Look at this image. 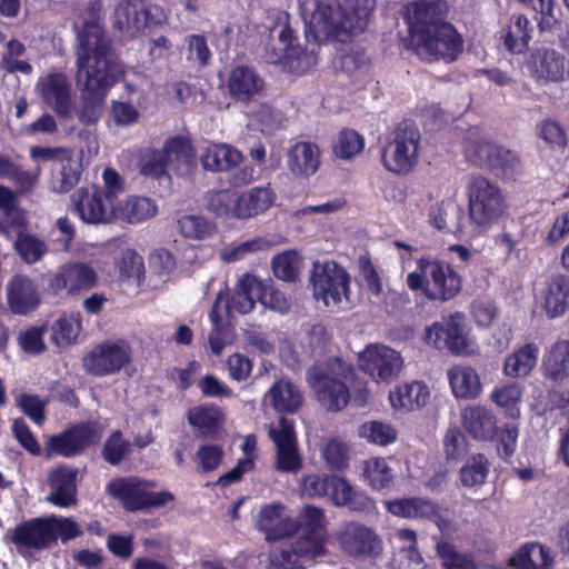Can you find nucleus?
<instances>
[{
    "label": "nucleus",
    "mask_w": 569,
    "mask_h": 569,
    "mask_svg": "<svg viewBox=\"0 0 569 569\" xmlns=\"http://www.w3.org/2000/svg\"><path fill=\"white\" fill-rule=\"evenodd\" d=\"M157 212L154 200L144 196H129L112 206V221L138 224L153 218Z\"/></svg>",
    "instance_id": "obj_30"
},
{
    "label": "nucleus",
    "mask_w": 569,
    "mask_h": 569,
    "mask_svg": "<svg viewBox=\"0 0 569 569\" xmlns=\"http://www.w3.org/2000/svg\"><path fill=\"white\" fill-rule=\"evenodd\" d=\"M76 80L78 87L83 91L82 104L77 114L84 124L96 123L102 114V104L108 90L123 74V67L120 61H111L106 68V73L92 72L88 81L80 77V66H76Z\"/></svg>",
    "instance_id": "obj_8"
},
{
    "label": "nucleus",
    "mask_w": 569,
    "mask_h": 569,
    "mask_svg": "<svg viewBox=\"0 0 569 569\" xmlns=\"http://www.w3.org/2000/svg\"><path fill=\"white\" fill-rule=\"evenodd\" d=\"M437 552L442 559V563L447 569H477L472 559L467 556L459 553L455 546L449 542H439L437 545ZM481 569H498L493 565H487Z\"/></svg>",
    "instance_id": "obj_59"
},
{
    "label": "nucleus",
    "mask_w": 569,
    "mask_h": 569,
    "mask_svg": "<svg viewBox=\"0 0 569 569\" xmlns=\"http://www.w3.org/2000/svg\"><path fill=\"white\" fill-rule=\"evenodd\" d=\"M81 329V316L66 313L52 325L51 339L60 348L68 347L77 341Z\"/></svg>",
    "instance_id": "obj_48"
},
{
    "label": "nucleus",
    "mask_w": 569,
    "mask_h": 569,
    "mask_svg": "<svg viewBox=\"0 0 569 569\" xmlns=\"http://www.w3.org/2000/svg\"><path fill=\"white\" fill-rule=\"evenodd\" d=\"M104 17L102 0H89L80 14L76 29V66H80V77L88 79L92 72L106 73L111 61H119L111 49L101 20Z\"/></svg>",
    "instance_id": "obj_3"
},
{
    "label": "nucleus",
    "mask_w": 569,
    "mask_h": 569,
    "mask_svg": "<svg viewBox=\"0 0 569 569\" xmlns=\"http://www.w3.org/2000/svg\"><path fill=\"white\" fill-rule=\"evenodd\" d=\"M538 138L552 148L565 149L568 143L567 131L560 121L546 118L536 126Z\"/></svg>",
    "instance_id": "obj_55"
},
{
    "label": "nucleus",
    "mask_w": 569,
    "mask_h": 569,
    "mask_svg": "<svg viewBox=\"0 0 569 569\" xmlns=\"http://www.w3.org/2000/svg\"><path fill=\"white\" fill-rule=\"evenodd\" d=\"M461 316H452L446 326L447 349L459 356H468L473 351V343L465 333Z\"/></svg>",
    "instance_id": "obj_53"
},
{
    "label": "nucleus",
    "mask_w": 569,
    "mask_h": 569,
    "mask_svg": "<svg viewBox=\"0 0 569 569\" xmlns=\"http://www.w3.org/2000/svg\"><path fill=\"white\" fill-rule=\"evenodd\" d=\"M97 283V273L87 263L71 262L61 266L49 281V288L54 293L66 291L76 295L93 288Z\"/></svg>",
    "instance_id": "obj_22"
},
{
    "label": "nucleus",
    "mask_w": 569,
    "mask_h": 569,
    "mask_svg": "<svg viewBox=\"0 0 569 569\" xmlns=\"http://www.w3.org/2000/svg\"><path fill=\"white\" fill-rule=\"evenodd\" d=\"M320 150L310 142H299L288 152L287 166L295 177L312 176L320 163Z\"/></svg>",
    "instance_id": "obj_37"
},
{
    "label": "nucleus",
    "mask_w": 569,
    "mask_h": 569,
    "mask_svg": "<svg viewBox=\"0 0 569 569\" xmlns=\"http://www.w3.org/2000/svg\"><path fill=\"white\" fill-rule=\"evenodd\" d=\"M14 246L21 258L28 263L39 261L48 252V246L43 240L27 233H20Z\"/></svg>",
    "instance_id": "obj_62"
},
{
    "label": "nucleus",
    "mask_w": 569,
    "mask_h": 569,
    "mask_svg": "<svg viewBox=\"0 0 569 569\" xmlns=\"http://www.w3.org/2000/svg\"><path fill=\"white\" fill-rule=\"evenodd\" d=\"M257 526L264 533L268 541H277L298 531V521L290 517L286 507L280 502L261 507Z\"/></svg>",
    "instance_id": "obj_24"
},
{
    "label": "nucleus",
    "mask_w": 569,
    "mask_h": 569,
    "mask_svg": "<svg viewBox=\"0 0 569 569\" xmlns=\"http://www.w3.org/2000/svg\"><path fill=\"white\" fill-rule=\"evenodd\" d=\"M386 507L393 516L407 519H431L441 530L447 529L438 515V507L429 499L412 497L393 499L386 502Z\"/></svg>",
    "instance_id": "obj_29"
},
{
    "label": "nucleus",
    "mask_w": 569,
    "mask_h": 569,
    "mask_svg": "<svg viewBox=\"0 0 569 569\" xmlns=\"http://www.w3.org/2000/svg\"><path fill=\"white\" fill-rule=\"evenodd\" d=\"M359 366L375 382L390 383L400 376L405 360L398 350L371 343L359 353Z\"/></svg>",
    "instance_id": "obj_13"
},
{
    "label": "nucleus",
    "mask_w": 569,
    "mask_h": 569,
    "mask_svg": "<svg viewBox=\"0 0 569 569\" xmlns=\"http://www.w3.org/2000/svg\"><path fill=\"white\" fill-rule=\"evenodd\" d=\"M352 372L349 363L332 357L310 367L307 371V382L327 410L340 411L350 399L346 381Z\"/></svg>",
    "instance_id": "obj_4"
},
{
    "label": "nucleus",
    "mask_w": 569,
    "mask_h": 569,
    "mask_svg": "<svg viewBox=\"0 0 569 569\" xmlns=\"http://www.w3.org/2000/svg\"><path fill=\"white\" fill-rule=\"evenodd\" d=\"M169 176H190L196 169V152L191 142L182 137L169 139L163 146Z\"/></svg>",
    "instance_id": "obj_31"
},
{
    "label": "nucleus",
    "mask_w": 569,
    "mask_h": 569,
    "mask_svg": "<svg viewBox=\"0 0 569 569\" xmlns=\"http://www.w3.org/2000/svg\"><path fill=\"white\" fill-rule=\"evenodd\" d=\"M335 538L341 550L352 557L377 556L382 550L378 535L361 523H343L335 532Z\"/></svg>",
    "instance_id": "obj_18"
},
{
    "label": "nucleus",
    "mask_w": 569,
    "mask_h": 569,
    "mask_svg": "<svg viewBox=\"0 0 569 569\" xmlns=\"http://www.w3.org/2000/svg\"><path fill=\"white\" fill-rule=\"evenodd\" d=\"M149 12L142 0H121L113 13V26L127 37H136L148 26Z\"/></svg>",
    "instance_id": "obj_27"
},
{
    "label": "nucleus",
    "mask_w": 569,
    "mask_h": 569,
    "mask_svg": "<svg viewBox=\"0 0 569 569\" xmlns=\"http://www.w3.org/2000/svg\"><path fill=\"white\" fill-rule=\"evenodd\" d=\"M180 233L191 240H207L217 230L216 223L200 214H183L178 219Z\"/></svg>",
    "instance_id": "obj_49"
},
{
    "label": "nucleus",
    "mask_w": 569,
    "mask_h": 569,
    "mask_svg": "<svg viewBox=\"0 0 569 569\" xmlns=\"http://www.w3.org/2000/svg\"><path fill=\"white\" fill-rule=\"evenodd\" d=\"M397 435V430L390 423L382 421H368L359 427V436L378 446L393 443Z\"/></svg>",
    "instance_id": "obj_56"
},
{
    "label": "nucleus",
    "mask_w": 569,
    "mask_h": 569,
    "mask_svg": "<svg viewBox=\"0 0 569 569\" xmlns=\"http://www.w3.org/2000/svg\"><path fill=\"white\" fill-rule=\"evenodd\" d=\"M132 360V350L124 341H106L93 347L83 358L84 370L97 377L119 372Z\"/></svg>",
    "instance_id": "obj_15"
},
{
    "label": "nucleus",
    "mask_w": 569,
    "mask_h": 569,
    "mask_svg": "<svg viewBox=\"0 0 569 569\" xmlns=\"http://www.w3.org/2000/svg\"><path fill=\"white\" fill-rule=\"evenodd\" d=\"M248 116L251 122L266 133H272L278 130L283 121L281 113L266 103H261L248 111Z\"/></svg>",
    "instance_id": "obj_61"
},
{
    "label": "nucleus",
    "mask_w": 569,
    "mask_h": 569,
    "mask_svg": "<svg viewBox=\"0 0 569 569\" xmlns=\"http://www.w3.org/2000/svg\"><path fill=\"white\" fill-rule=\"evenodd\" d=\"M34 91L43 104L59 117H72V84L68 76L60 71H50L39 77Z\"/></svg>",
    "instance_id": "obj_16"
},
{
    "label": "nucleus",
    "mask_w": 569,
    "mask_h": 569,
    "mask_svg": "<svg viewBox=\"0 0 569 569\" xmlns=\"http://www.w3.org/2000/svg\"><path fill=\"white\" fill-rule=\"evenodd\" d=\"M276 193L269 187H254L239 194L222 190L209 198V209L218 217L247 220L254 218L272 207Z\"/></svg>",
    "instance_id": "obj_6"
},
{
    "label": "nucleus",
    "mask_w": 569,
    "mask_h": 569,
    "mask_svg": "<svg viewBox=\"0 0 569 569\" xmlns=\"http://www.w3.org/2000/svg\"><path fill=\"white\" fill-rule=\"evenodd\" d=\"M466 156L475 164L488 167L506 178H513L521 167L515 152L486 139L468 143Z\"/></svg>",
    "instance_id": "obj_17"
},
{
    "label": "nucleus",
    "mask_w": 569,
    "mask_h": 569,
    "mask_svg": "<svg viewBox=\"0 0 569 569\" xmlns=\"http://www.w3.org/2000/svg\"><path fill=\"white\" fill-rule=\"evenodd\" d=\"M226 84L230 98L246 107L266 96V81L253 67L237 66L232 68Z\"/></svg>",
    "instance_id": "obj_19"
},
{
    "label": "nucleus",
    "mask_w": 569,
    "mask_h": 569,
    "mask_svg": "<svg viewBox=\"0 0 569 569\" xmlns=\"http://www.w3.org/2000/svg\"><path fill=\"white\" fill-rule=\"evenodd\" d=\"M522 388L518 383H509L495 388L490 393V400L509 418L520 417V402Z\"/></svg>",
    "instance_id": "obj_45"
},
{
    "label": "nucleus",
    "mask_w": 569,
    "mask_h": 569,
    "mask_svg": "<svg viewBox=\"0 0 569 569\" xmlns=\"http://www.w3.org/2000/svg\"><path fill=\"white\" fill-rule=\"evenodd\" d=\"M419 130L408 123L398 127L382 149L383 167L396 174L409 173L418 163Z\"/></svg>",
    "instance_id": "obj_10"
},
{
    "label": "nucleus",
    "mask_w": 569,
    "mask_h": 569,
    "mask_svg": "<svg viewBox=\"0 0 569 569\" xmlns=\"http://www.w3.org/2000/svg\"><path fill=\"white\" fill-rule=\"evenodd\" d=\"M431 223L440 231L449 233L463 232V210L455 202H441L430 212Z\"/></svg>",
    "instance_id": "obj_42"
},
{
    "label": "nucleus",
    "mask_w": 569,
    "mask_h": 569,
    "mask_svg": "<svg viewBox=\"0 0 569 569\" xmlns=\"http://www.w3.org/2000/svg\"><path fill=\"white\" fill-rule=\"evenodd\" d=\"M299 10L308 28L307 37L313 40L302 47L292 30L284 26L278 39L267 49L266 57L270 63L282 64L291 72H305L317 63L319 50L318 39L333 38L346 41L351 33V24L347 22L346 12L339 3L325 0H299Z\"/></svg>",
    "instance_id": "obj_1"
},
{
    "label": "nucleus",
    "mask_w": 569,
    "mask_h": 569,
    "mask_svg": "<svg viewBox=\"0 0 569 569\" xmlns=\"http://www.w3.org/2000/svg\"><path fill=\"white\" fill-rule=\"evenodd\" d=\"M540 300L549 318L562 316L569 309V277L552 276L541 289Z\"/></svg>",
    "instance_id": "obj_33"
},
{
    "label": "nucleus",
    "mask_w": 569,
    "mask_h": 569,
    "mask_svg": "<svg viewBox=\"0 0 569 569\" xmlns=\"http://www.w3.org/2000/svg\"><path fill=\"white\" fill-rule=\"evenodd\" d=\"M409 44L422 60L453 61L461 53L463 41L456 29L443 21L438 0H418L407 8Z\"/></svg>",
    "instance_id": "obj_2"
},
{
    "label": "nucleus",
    "mask_w": 569,
    "mask_h": 569,
    "mask_svg": "<svg viewBox=\"0 0 569 569\" xmlns=\"http://www.w3.org/2000/svg\"><path fill=\"white\" fill-rule=\"evenodd\" d=\"M101 438V431L96 423H81L66 432L53 436L48 441V453L62 457H74Z\"/></svg>",
    "instance_id": "obj_21"
},
{
    "label": "nucleus",
    "mask_w": 569,
    "mask_h": 569,
    "mask_svg": "<svg viewBox=\"0 0 569 569\" xmlns=\"http://www.w3.org/2000/svg\"><path fill=\"white\" fill-rule=\"evenodd\" d=\"M268 435L276 448V470L284 473H298L302 469L303 462L293 422L280 417L277 423L269 426Z\"/></svg>",
    "instance_id": "obj_14"
},
{
    "label": "nucleus",
    "mask_w": 569,
    "mask_h": 569,
    "mask_svg": "<svg viewBox=\"0 0 569 569\" xmlns=\"http://www.w3.org/2000/svg\"><path fill=\"white\" fill-rule=\"evenodd\" d=\"M71 204L80 219L87 223L112 222V206L97 187L78 189L71 196Z\"/></svg>",
    "instance_id": "obj_23"
},
{
    "label": "nucleus",
    "mask_w": 569,
    "mask_h": 569,
    "mask_svg": "<svg viewBox=\"0 0 569 569\" xmlns=\"http://www.w3.org/2000/svg\"><path fill=\"white\" fill-rule=\"evenodd\" d=\"M539 356V348L535 343H527L509 355L503 363V372L508 377H526L535 368Z\"/></svg>",
    "instance_id": "obj_43"
},
{
    "label": "nucleus",
    "mask_w": 569,
    "mask_h": 569,
    "mask_svg": "<svg viewBox=\"0 0 569 569\" xmlns=\"http://www.w3.org/2000/svg\"><path fill=\"white\" fill-rule=\"evenodd\" d=\"M46 519L50 530L51 545H53L58 538H60L61 541L66 543L67 541L82 535L80 525L77 523L72 518L51 516L47 517Z\"/></svg>",
    "instance_id": "obj_60"
},
{
    "label": "nucleus",
    "mask_w": 569,
    "mask_h": 569,
    "mask_svg": "<svg viewBox=\"0 0 569 569\" xmlns=\"http://www.w3.org/2000/svg\"><path fill=\"white\" fill-rule=\"evenodd\" d=\"M276 244L269 237H258L241 243H232L221 252V259L227 262L242 260L251 254L269 250Z\"/></svg>",
    "instance_id": "obj_51"
},
{
    "label": "nucleus",
    "mask_w": 569,
    "mask_h": 569,
    "mask_svg": "<svg viewBox=\"0 0 569 569\" xmlns=\"http://www.w3.org/2000/svg\"><path fill=\"white\" fill-rule=\"evenodd\" d=\"M429 397L428 387L420 381L396 386L389 393L391 407L405 410H415L426 406Z\"/></svg>",
    "instance_id": "obj_38"
},
{
    "label": "nucleus",
    "mask_w": 569,
    "mask_h": 569,
    "mask_svg": "<svg viewBox=\"0 0 569 569\" xmlns=\"http://www.w3.org/2000/svg\"><path fill=\"white\" fill-rule=\"evenodd\" d=\"M107 491L130 511L163 507L173 500L170 491H156L153 483L136 478L116 479L108 483Z\"/></svg>",
    "instance_id": "obj_11"
},
{
    "label": "nucleus",
    "mask_w": 569,
    "mask_h": 569,
    "mask_svg": "<svg viewBox=\"0 0 569 569\" xmlns=\"http://www.w3.org/2000/svg\"><path fill=\"white\" fill-rule=\"evenodd\" d=\"M326 538L327 535L305 532L290 549H282L276 555L272 562L280 569H297L300 557L313 559L326 553Z\"/></svg>",
    "instance_id": "obj_25"
},
{
    "label": "nucleus",
    "mask_w": 569,
    "mask_h": 569,
    "mask_svg": "<svg viewBox=\"0 0 569 569\" xmlns=\"http://www.w3.org/2000/svg\"><path fill=\"white\" fill-rule=\"evenodd\" d=\"M522 68L526 74L541 84L560 83L569 79V61L553 48L531 49L525 57Z\"/></svg>",
    "instance_id": "obj_12"
},
{
    "label": "nucleus",
    "mask_w": 569,
    "mask_h": 569,
    "mask_svg": "<svg viewBox=\"0 0 569 569\" xmlns=\"http://www.w3.org/2000/svg\"><path fill=\"white\" fill-rule=\"evenodd\" d=\"M261 295V280L251 273H244L237 282L234 292L227 303L229 313L247 315L251 312Z\"/></svg>",
    "instance_id": "obj_35"
},
{
    "label": "nucleus",
    "mask_w": 569,
    "mask_h": 569,
    "mask_svg": "<svg viewBox=\"0 0 569 569\" xmlns=\"http://www.w3.org/2000/svg\"><path fill=\"white\" fill-rule=\"evenodd\" d=\"M39 171L31 173L21 169L8 156L0 153V178L13 181L22 190L31 189L38 179Z\"/></svg>",
    "instance_id": "obj_57"
},
{
    "label": "nucleus",
    "mask_w": 569,
    "mask_h": 569,
    "mask_svg": "<svg viewBox=\"0 0 569 569\" xmlns=\"http://www.w3.org/2000/svg\"><path fill=\"white\" fill-rule=\"evenodd\" d=\"M469 220L477 227H489L506 210L500 188L485 177H472L466 186Z\"/></svg>",
    "instance_id": "obj_7"
},
{
    "label": "nucleus",
    "mask_w": 569,
    "mask_h": 569,
    "mask_svg": "<svg viewBox=\"0 0 569 569\" xmlns=\"http://www.w3.org/2000/svg\"><path fill=\"white\" fill-rule=\"evenodd\" d=\"M243 159L242 153L234 147L226 143H212L200 154L202 168L211 172L227 171L238 166Z\"/></svg>",
    "instance_id": "obj_36"
},
{
    "label": "nucleus",
    "mask_w": 569,
    "mask_h": 569,
    "mask_svg": "<svg viewBox=\"0 0 569 569\" xmlns=\"http://www.w3.org/2000/svg\"><path fill=\"white\" fill-rule=\"evenodd\" d=\"M77 473V469L67 466L52 469L48 476V482L51 488L48 501L63 508L76 505Z\"/></svg>",
    "instance_id": "obj_28"
},
{
    "label": "nucleus",
    "mask_w": 569,
    "mask_h": 569,
    "mask_svg": "<svg viewBox=\"0 0 569 569\" xmlns=\"http://www.w3.org/2000/svg\"><path fill=\"white\" fill-rule=\"evenodd\" d=\"M300 259L295 251H284L272 259V270L277 278L293 281L298 277Z\"/></svg>",
    "instance_id": "obj_63"
},
{
    "label": "nucleus",
    "mask_w": 569,
    "mask_h": 569,
    "mask_svg": "<svg viewBox=\"0 0 569 569\" xmlns=\"http://www.w3.org/2000/svg\"><path fill=\"white\" fill-rule=\"evenodd\" d=\"M543 366L546 375L555 380H562L569 376V342L556 343Z\"/></svg>",
    "instance_id": "obj_54"
},
{
    "label": "nucleus",
    "mask_w": 569,
    "mask_h": 569,
    "mask_svg": "<svg viewBox=\"0 0 569 569\" xmlns=\"http://www.w3.org/2000/svg\"><path fill=\"white\" fill-rule=\"evenodd\" d=\"M319 452L327 468L331 470H342L348 466L349 447L338 438L323 439Z\"/></svg>",
    "instance_id": "obj_52"
},
{
    "label": "nucleus",
    "mask_w": 569,
    "mask_h": 569,
    "mask_svg": "<svg viewBox=\"0 0 569 569\" xmlns=\"http://www.w3.org/2000/svg\"><path fill=\"white\" fill-rule=\"evenodd\" d=\"M264 400L278 412L293 413L301 407L303 398L293 383L279 380L266 393Z\"/></svg>",
    "instance_id": "obj_41"
},
{
    "label": "nucleus",
    "mask_w": 569,
    "mask_h": 569,
    "mask_svg": "<svg viewBox=\"0 0 569 569\" xmlns=\"http://www.w3.org/2000/svg\"><path fill=\"white\" fill-rule=\"evenodd\" d=\"M52 174L53 189L66 192L79 181V164L67 154L59 156V159L52 163Z\"/></svg>",
    "instance_id": "obj_46"
},
{
    "label": "nucleus",
    "mask_w": 569,
    "mask_h": 569,
    "mask_svg": "<svg viewBox=\"0 0 569 569\" xmlns=\"http://www.w3.org/2000/svg\"><path fill=\"white\" fill-rule=\"evenodd\" d=\"M363 477L375 490L389 489L395 480L393 469L385 458H370L365 461Z\"/></svg>",
    "instance_id": "obj_44"
},
{
    "label": "nucleus",
    "mask_w": 569,
    "mask_h": 569,
    "mask_svg": "<svg viewBox=\"0 0 569 569\" xmlns=\"http://www.w3.org/2000/svg\"><path fill=\"white\" fill-rule=\"evenodd\" d=\"M365 139L355 130H342L335 141L333 152L343 160H348L357 156L363 150Z\"/></svg>",
    "instance_id": "obj_58"
},
{
    "label": "nucleus",
    "mask_w": 569,
    "mask_h": 569,
    "mask_svg": "<svg viewBox=\"0 0 569 569\" xmlns=\"http://www.w3.org/2000/svg\"><path fill=\"white\" fill-rule=\"evenodd\" d=\"M417 266L418 270L407 276L410 290H421L429 300L437 301H448L459 293L461 278L449 264L431 257H421Z\"/></svg>",
    "instance_id": "obj_5"
},
{
    "label": "nucleus",
    "mask_w": 569,
    "mask_h": 569,
    "mask_svg": "<svg viewBox=\"0 0 569 569\" xmlns=\"http://www.w3.org/2000/svg\"><path fill=\"white\" fill-rule=\"evenodd\" d=\"M346 12V20L351 24V33L362 32L373 13L376 0H343L340 4Z\"/></svg>",
    "instance_id": "obj_47"
},
{
    "label": "nucleus",
    "mask_w": 569,
    "mask_h": 569,
    "mask_svg": "<svg viewBox=\"0 0 569 569\" xmlns=\"http://www.w3.org/2000/svg\"><path fill=\"white\" fill-rule=\"evenodd\" d=\"M327 497L330 498L335 506L356 508L357 493L345 478L338 476L330 477L329 493Z\"/></svg>",
    "instance_id": "obj_64"
},
{
    "label": "nucleus",
    "mask_w": 569,
    "mask_h": 569,
    "mask_svg": "<svg viewBox=\"0 0 569 569\" xmlns=\"http://www.w3.org/2000/svg\"><path fill=\"white\" fill-rule=\"evenodd\" d=\"M461 422L465 430L475 439L490 440L497 433V418L485 406L469 405L461 410Z\"/></svg>",
    "instance_id": "obj_32"
},
{
    "label": "nucleus",
    "mask_w": 569,
    "mask_h": 569,
    "mask_svg": "<svg viewBox=\"0 0 569 569\" xmlns=\"http://www.w3.org/2000/svg\"><path fill=\"white\" fill-rule=\"evenodd\" d=\"M447 380L456 400L471 401L483 392L479 372L469 365L458 363L447 370Z\"/></svg>",
    "instance_id": "obj_26"
},
{
    "label": "nucleus",
    "mask_w": 569,
    "mask_h": 569,
    "mask_svg": "<svg viewBox=\"0 0 569 569\" xmlns=\"http://www.w3.org/2000/svg\"><path fill=\"white\" fill-rule=\"evenodd\" d=\"M310 282L313 297L328 308H341L349 301L350 276L335 261H316Z\"/></svg>",
    "instance_id": "obj_9"
},
{
    "label": "nucleus",
    "mask_w": 569,
    "mask_h": 569,
    "mask_svg": "<svg viewBox=\"0 0 569 569\" xmlns=\"http://www.w3.org/2000/svg\"><path fill=\"white\" fill-rule=\"evenodd\" d=\"M553 558L547 547L538 542L522 546L510 559L511 569H550Z\"/></svg>",
    "instance_id": "obj_39"
},
{
    "label": "nucleus",
    "mask_w": 569,
    "mask_h": 569,
    "mask_svg": "<svg viewBox=\"0 0 569 569\" xmlns=\"http://www.w3.org/2000/svg\"><path fill=\"white\" fill-rule=\"evenodd\" d=\"M7 537L14 545L17 552L26 559L52 546L46 518L24 521L8 532Z\"/></svg>",
    "instance_id": "obj_20"
},
{
    "label": "nucleus",
    "mask_w": 569,
    "mask_h": 569,
    "mask_svg": "<svg viewBox=\"0 0 569 569\" xmlns=\"http://www.w3.org/2000/svg\"><path fill=\"white\" fill-rule=\"evenodd\" d=\"M188 421L197 435L212 437L222 427L224 415L214 405H200L189 410Z\"/></svg>",
    "instance_id": "obj_40"
},
{
    "label": "nucleus",
    "mask_w": 569,
    "mask_h": 569,
    "mask_svg": "<svg viewBox=\"0 0 569 569\" xmlns=\"http://www.w3.org/2000/svg\"><path fill=\"white\" fill-rule=\"evenodd\" d=\"M530 21L523 14H513L505 36V44L512 53H520L531 39Z\"/></svg>",
    "instance_id": "obj_50"
},
{
    "label": "nucleus",
    "mask_w": 569,
    "mask_h": 569,
    "mask_svg": "<svg viewBox=\"0 0 569 569\" xmlns=\"http://www.w3.org/2000/svg\"><path fill=\"white\" fill-rule=\"evenodd\" d=\"M8 305L12 312L26 315L40 302L37 286L24 276H16L7 286Z\"/></svg>",
    "instance_id": "obj_34"
}]
</instances>
